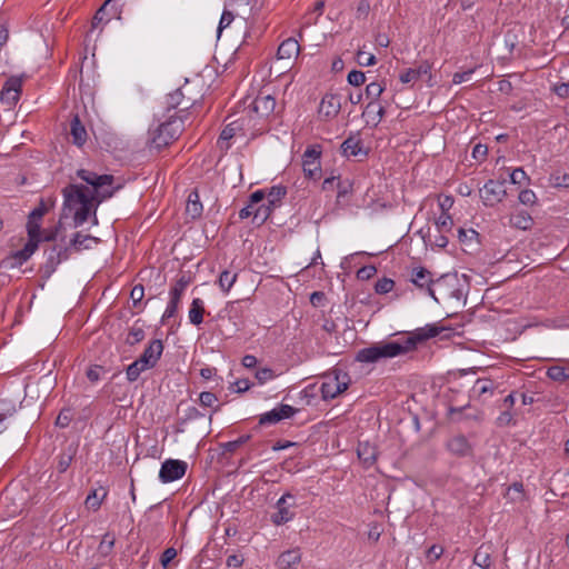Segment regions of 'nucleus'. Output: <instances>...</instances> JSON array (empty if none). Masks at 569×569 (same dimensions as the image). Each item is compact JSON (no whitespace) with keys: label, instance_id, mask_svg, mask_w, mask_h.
I'll use <instances>...</instances> for the list:
<instances>
[{"label":"nucleus","instance_id":"obj_1","mask_svg":"<svg viewBox=\"0 0 569 569\" xmlns=\"http://www.w3.org/2000/svg\"><path fill=\"white\" fill-rule=\"evenodd\" d=\"M76 176L86 183L71 182L62 189V216L72 214L74 227L82 226L90 214H96L98 206L110 198L114 178L112 174H98L88 169H79Z\"/></svg>","mask_w":569,"mask_h":569},{"label":"nucleus","instance_id":"obj_2","mask_svg":"<svg viewBox=\"0 0 569 569\" xmlns=\"http://www.w3.org/2000/svg\"><path fill=\"white\" fill-rule=\"evenodd\" d=\"M443 330L437 323L418 328L408 337L391 341L376 342L357 352L356 360L363 363H376L413 351L420 342L437 337Z\"/></svg>","mask_w":569,"mask_h":569},{"label":"nucleus","instance_id":"obj_3","mask_svg":"<svg viewBox=\"0 0 569 569\" xmlns=\"http://www.w3.org/2000/svg\"><path fill=\"white\" fill-rule=\"evenodd\" d=\"M184 128L182 116H170L167 121L160 123L154 130L150 131L149 143L151 148L161 150L179 138Z\"/></svg>","mask_w":569,"mask_h":569},{"label":"nucleus","instance_id":"obj_4","mask_svg":"<svg viewBox=\"0 0 569 569\" xmlns=\"http://www.w3.org/2000/svg\"><path fill=\"white\" fill-rule=\"evenodd\" d=\"M409 281L423 295L431 297L436 302L439 299L436 296L437 288L442 286L441 278H433V274L423 267H415L410 271Z\"/></svg>","mask_w":569,"mask_h":569},{"label":"nucleus","instance_id":"obj_5","mask_svg":"<svg viewBox=\"0 0 569 569\" xmlns=\"http://www.w3.org/2000/svg\"><path fill=\"white\" fill-rule=\"evenodd\" d=\"M350 377L347 372L336 369L325 377L320 391L325 400L333 399L348 389Z\"/></svg>","mask_w":569,"mask_h":569},{"label":"nucleus","instance_id":"obj_6","mask_svg":"<svg viewBox=\"0 0 569 569\" xmlns=\"http://www.w3.org/2000/svg\"><path fill=\"white\" fill-rule=\"evenodd\" d=\"M56 200L51 197L41 199L39 204L29 213L27 231L28 237L38 239L41 238V220L54 207Z\"/></svg>","mask_w":569,"mask_h":569},{"label":"nucleus","instance_id":"obj_7","mask_svg":"<svg viewBox=\"0 0 569 569\" xmlns=\"http://www.w3.org/2000/svg\"><path fill=\"white\" fill-rule=\"evenodd\" d=\"M190 283V279L186 276H181L172 284L169 291V302L162 316V321L176 316L182 295Z\"/></svg>","mask_w":569,"mask_h":569},{"label":"nucleus","instance_id":"obj_8","mask_svg":"<svg viewBox=\"0 0 569 569\" xmlns=\"http://www.w3.org/2000/svg\"><path fill=\"white\" fill-rule=\"evenodd\" d=\"M320 146H309L302 156L303 173L307 178L317 180L321 174Z\"/></svg>","mask_w":569,"mask_h":569},{"label":"nucleus","instance_id":"obj_9","mask_svg":"<svg viewBox=\"0 0 569 569\" xmlns=\"http://www.w3.org/2000/svg\"><path fill=\"white\" fill-rule=\"evenodd\" d=\"M295 506V497L291 493L282 495L276 503L277 512L271 516L272 523L280 526L292 520L295 518V511L292 510Z\"/></svg>","mask_w":569,"mask_h":569},{"label":"nucleus","instance_id":"obj_10","mask_svg":"<svg viewBox=\"0 0 569 569\" xmlns=\"http://www.w3.org/2000/svg\"><path fill=\"white\" fill-rule=\"evenodd\" d=\"M506 194L505 181L489 180L480 189V198L486 207H493L501 202Z\"/></svg>","mask_w":569,"mask_h":569},{"label":"nucleus","instance_id":"obj_11","mask_svg":"<svg viewBox=\"0 0 569 569\" xmlns=\"http://www.w3.org/2000/svg\"><path fill=\"white\" fill-rule=\"evenodd\" d=\"M44 256L46 262L43 268L50 276L62 261L68 259V248L62 243H53L44 250Z\"/></svg>","mask_w":569,"mask_h":569},{"label":"nucleus","instance_id":"obj_12","mask_svg":"<svg viewBox=\"0 0 569 569\" xmlns=\"http://www.w3.org/2000/svg\"><path fill=\"white\" fill-rule=\"evenodd\" d=\"M187 462L181 460L168 459L160 468L159 479L162 483L176 481L184 476Z\"/></svg>","mask_w":569,"mask_h":569},{"label":"nucleus","instance_id":"obj_13","mask_svg":"<svg viewBox=\"0 0 569 569\" xmlns=\"http://www.w3.org/2000/svg\"><path fill=\"white\" fill-rule=\"evenodd\" d=\"M341 110V97L337 93H326L318 108L319 118L322 120L335 119Z\"/></svg>","mask_w":569,"mask_h":569},{"label":"nucleus","instance_id":"obj_14","mask_svg":"<svg viewBox=\"0 0 569 569\" xmlns=\"http://www.w3.org/2000/svg\"><path fill=\"white\" fill-rule=\"evenodd\" d=\"M40 243V238L33 239L29 237L28 242L21 250H18L10 254L6 260L4 264L9 268H18L21 267L38 249Z\"/></svg>","mask_w":569,"mask_h":569},{"label":"nucleus","instance_id":"obj_15","mask_svg":"<svg viewBox=\"0 0 569 569\" xmlns=\"http://www.w3.org/2000/svg\"><path fill=\"white\" fill-rule=\"evenodd\" d=\"M22 79L20 77H10L0 91V101L9 107L14 106L20 97Z\"/></svg>","mask_w":569,"mask_h":569},{"label":"nucleus","instance_id":"obj_16","mask_svg":"<svg viewBox=\"0 0 569 569\" xmlns=\"http://www.w3.org/2000/svg\"><path fill=\"white\" fill-rule=\"evenodd\" d=\"M194 103L196 100L191 98L186 99V92L183 88H179L173 92L167 94L166 97V104L168 110L181 107L179 111L174 114L176 117H184L183 114L187 112L189 108L193 107Z\"/></svg>","mask_w":569,"mask_h":569},{"label":"nucleus","instance_id":"obj_17","mask_svg":"<svg viewBox=\"0 0 569 569\" xmlns=\"http://www.w3.org/2000/svg\"><path fill=\"white\" fill-rule=\"evenodd\" d=\"M163 351V343L161 340H153L143 350L142 355L138 358L146 368H153L160 359Z\"/></svg>","mask_w":569,"mask_h":569},{"label":"nucleus","instance_id":"obj_18","mask_svg":"<svg viewBox=\"0 0 569 569\" xmlns=\"http://www.w3.org/2000/svg\"><path fill=\"white\" fill-rule=\"evenodd\" d=\"M431 64L428 61H422L416 68H408L400 73L399 80L402 83H415L423 76H430Z\"/></svg>","mask_w":569,"mask_h":569},{"label":"nucleus","instance_id":"obj_19","mask_svg":"<svg viewBox=\"0 0 569 569\" xmlns=\"http://www.w3.org/2000/svg\"><path fill=\"white\" fill-rule=\"evenodd\" d=\"M447 448L452 455L458 457H468L472 455V446L462 435L452 437L447 442Z\"/></svg>","mask_w":569,"mask_h":569},{"label":"nucleus","instance_id":"obj_20","mask_svg":"<svg viewBox=\"0 0 569 569\" xmlns=\"http://www.w3.org/2000/svg\"><path fill=\"white\" fill-rule=\"evenodd\" d=\"M509 226L519 230H530L533 226V218L526 210H516L509 217Z\"/></svg>","mask_w":569,"mask_h":569},{"label":"nucleus","instance_id":"obj_21","mask_svg":"<svg viewBox=\"0 0 569 569\" xmlns=\"http://www.w3.org/2000/svg\"><path fill=\"white\" fill-rule=\"evenodd\" d=\"M300 52V44L298 40L293 38H288L283 40L277 51V58L279 60H290L292 58L298 57Z\"/></svg>","mask_w":569,"mask_h":569},{"label":"nucleus","instance_id":"obj_22","mask_svg":"<svg viewBox=\"0 0 569 569\" xmlns=\"http://www.w3.org/2000/svg\"><path fill=\"white\" fill-rule=\"evenodd\" d=\"M357 455L365 468H370L377 460V449L369 442H359Z\"/></svg>","mask_w":569,"mask_h":569},{"label":"nucleus","instance_id":"obj_23","mask_svg":"<svg viewBox=\"0 0 569 569\" xmlns=\"http://www.w3.org/2000/svg\"><path fill=\"white\" fill-rule=\"evenodd\" d=\"M70 134L73 144L78 147H82L88 139L87 130L84 126L81 123L78 114L74 116L70 122Z\"/></svg>","mask_w":569,"mask_h":569},{"label":"nucleus","instance_id":"obj_24","mask_svg":"<svg viewBox=\"0 0 569 569\" xmlns=\"http://www.w3.org/2000/svg\"><path fill=\"white\" fill-rule=\"evenodd\" d=\"M301 561V552L298 548L282 552L278 560L277 566L279 569H291L295 565Z\"/></svg>","mask_w":569,"mask_h":569},{"label":"nucleus","instance_id":"obj_25","mask_svg":"<svg viewBox=\"0 0 569 569\" xmlns=\"http://www.w3.org/2000/svg\"><path fill=\"white\" fill-rule=\"evenodd\" d=\"M204 301L200 298H194L191 301L188 318L191 325L199 326L203 322Z\"/></svg>","mask_w":569,"mask_h":569},{"label":"nucleus","instance_id":"obj_26","mask_svg":"<svg viewBox=\"0 0 569 569\" xmlns=\"http://www.w3.org/2000/svg\"><path fill=\"white\" fill-rule=\"evenodd\" d=\"M276 107V100L271 96L257 97L253 101V109L262 116H267L273 111Z\"/></svg>","mask_w":569,"mask_h":569},{"label":"nucleus","instance_id":"obj_27","mask_svg":"<svg viewBox=\"0 0 569 569\" xmlns=\"http://www.w3.org/2000/svg\"><path fill=\"white\" fill-rule=\"evenodd\" d=\"M264 197H266V192L263 190L254 191L250 196L248 204L240 210V212H239L240 219H247L250 216L253 217V210H251V207H254L258 203H260L261 201H263Z\"/></svg>","mask_w":569,"mask_h":569},{"label":"nucleus","instance_id":"obj_28","mask_svg":"<svg viewBox=\"0 0 569 569\" xmlns=\"http://www.w3.org/2000/svg\"><path fill=\"white\" fill-rule=\"evenodd\" d=\"M273 209V206L269 204L264 200L261 201L257 209L253 210L252 222L257 226H261L270 217Z\"/></svg>","mask_w":569,"mask_h":569},{"label":"nucleus","instance_id":"obj_29","mask_svg":"<svg viewBox=\"0 0 569 569\" xmlns=\"http://www.w3.org/2000/svg\"><path fill=\"white\" fill-rule=\"evenodd\" d=\"M495 383L489 379H478L473 387L471 388V393L473 397L481 398L483 395L489 393L490 396L493 393Z\"/></svg>","mask_w":569,"mask_h":569},{"label":"nucleus","instance_id":"obj_30","mask_svg":"<svg viewBox=\"0 0 569 569\" xmlns=\"http://www.w3.org/2000/svg\"><path fill=\"white\" fill-rule=\"evenodd\" d=\"M186 210L193 219L202 213V204L197 191H192L188 196Z\"/></svg>","mask_w":569,"mask_h":569},{"label":"nucleus","instance_id":"obj_31","mask_svg":"<svg viewBox=\"0 0 569 569\" xmlns=\"http://www.w3.org/2000/svg\"><path fill=\"white\" fill-rule=\"evenodd\" d=\"M287 194V189L283 186H273L269 189L268 193L264 197V201L274 208L280 204L282 198Z\"/></svg>","mask_w":569,"mask_h":569},{"label":"nucleus","instance_id":"obj_32","mask_svg":"<svg viewBox=\"0 0 569 569\" xmlns=\"http://www.w3.org/2000/svg\"><path fill=\"white\" fill-rule=\"evenodd\" d=\"M91 242L98 243V239L89 234H82L80 232L74 233L70 241L71 246L76 250L89 249Z\"/></svg>","mask_w":569,"mask_h":569},{"label":"nucleus","instance_id":"obj_33","mask_svg":"<svg viewBox=\"0 0 569 569\" xmlns=\"http://www.w3.org/2000/svg\"><path fill=\"white\" fill-rule=\"evenodd\" d=\"M341 149L346 157H356L361 152V142L350 137L342 142Z\"/></svg>","mask_w":569,"mask_h":569},{"label":"nucleus","instance_id":"obj_34","mask_svg":"<svg viewBox=\"0 0 569 569\" xmlns=\"http://www.w3.org/2000/svg\"><path fill=\"white\" fill-rule=\"evenodd\" d=\"M74 453H76V450L72 449L71 447H69L68 450L62 451L58 456L57 469L60 473H63L68 470V468L70 467V465L73 460Z\"/></svg>","mask_w":569,"mask_h":569},{"label":"nucleus","instance_id":"obj_35","mask_svg":"<svg viewBox=\"0 0 569 569\" xmlns=\"http://www.w3.org/2000/svg\"><path fill=\"white\" fill-rule=\"evenodd\" d=\"M114 542H116L114 535H112L110 532L104 533L99 543V547H98L99 553L102 557H108L113 550Z\"/></svg>","mask_w":569,"mask_h":569},{"label":"nucleus","instance_id":"obj_36","mask_svg":"<svg viewBox=\"0 0 569 569\" xmlns=\"http://www.w3.org/2000/svg\"><path fill=\"white\" fill-rule=\"evenodd\" d=\"M547 376L553 381H566L569 379V367L552 366L547 370Z\"/></svg>","mask_w":569,"mask_h":569},{"label":"nucleus","instance_id":"obj_37","mask_svg":"<svg viewBox=\"0 0 569 569\" xmlns=\"http://www.w3.org/2000/svg\"><path fill=\"white\" fill-rule=\"evenodd\" d=\"M100 490L102 491V495L101 497H99L98 495V490H92L86 498V506L89 508V509H92V510H98L103 501V499L107 497V490L104 488H100Z\"/></svg>","mask_w":569,"mask_h":569},{"label":"nucleus","instance_id":"obj_38","mask_svg":"<svg viewBox=\"0 0 569 569\" xmlns=\"http://www.w3.org/2000/svg\"><path fill=\"white\" fill-rule=\"evenodd\" d=\"M236 280L237 273H232L229 270H223L219 276L218 283L223 292H229Z\"/></svg>","mask_w":569,"mask_h":569},{"label":"nucleus","instance_id":"obj_39","mask_svg":"<svg viewBox=\"0 0 569 569\" xmlns=\"http://www.w3.org/2000/svg\"><path fill=\"white\" fill-rule=\"evenodd\" d=\"M146 370H148V368H146L144 365H142L139 361V359H137L136 361H133L131 365L128 366L127 371H126L127 379L130 382H133L139 378L141 372H143Z\"/></svg>","mask_w":569,"mask_h":569},{"label":"nucleus","instance_id":"obj_40","mask_svg":"<svg viewBox=\"0 0 569 569\" xmlns=\"http://www.w3.org/2000/svg\"><path fill=\"white\" fill-rule=\"evenodd\" d=\"M383 90H385V87L381 83L375 81V82H370L369 84H367L365 94H366V98L369 99L370 101L377 102L379 97L382 94Z\"/></svg>","mask_w":569,"mask_h":569},{"label":"nucleus","instance_id":"obj_41","mask_svg":"<svg viewBox=\"0 0 569 569\" xmlns=\"http://www.w3.org/2000/svg\"><path fill=\"white\" fill-rule=\"evenodd\" d=\"M473 563L482 569H488L491 566L490 553L480 547L473 557Z\"/></svg>","mask_w":569,"mask_h":569},{"label":"nucleus","instance_id":"obj_42","mask_svg":"<svg viewBox=\"0 0 569 569\" xmlns=\"http://www.w3.org/2000/svg\"><path fill=\"white\" fill-rule=\"evenodd\" d=\"M453 226L452 218L449 213H441L436 219V228L438 233L451 231Z\"/></svg>","mask_w":569,"mask_h":569},{"label":"nucleus","instance_id":"obj_43","mask_svg":"<svg viewBox=\"0 0 569 569\" xmlns=\"http://www.w3.org/2000/svg\"><path fill=\"white\" fill-rule=\"evenodd\" d=\"M236 14H237L236 11H233L232 9H230L226 6V9L223 10L220 21H219L218 34H220L224 28H227L231 24V22L234 20Z\"/></svg>","mask_w":569,"mask_h":569},{"label":"nucleus","instance_id":"obj_44","mask_svg":"<svg viewBox=\"0 0 569 569\" xmlns=\"http://www.w3.org/2000/svg\"><path fill=\"white\" fill-rule=\"evenodd\" d=\"M143 339H144V330L142 329V327L133 326L130 329L126 341H127V343L133 346L136 343H139Z\"/></svg>","mask_w":569,"mask_h":569},{"label":"nucleus","instance_id":"obj_45","mask_svg":"<svg viewBox=\"0 0 569 569\" xmlns=\"http://www.w3.org/2000/svg\"><path fill=\"white\" fill-rule=\"evenodd\" d=\"M506 496L512 501H520L523 497V486L520 482H515L509 486Z\"/></svg>","mask_w":569,"mask_h":569},{"label":"nucleus","instance_id":"obj_46","mask_svg":"<svg viewBox=\"0 0 569 569\" xmlns=\"http://www.w3.org/2000/svg\"><path fill=\"white\" fill-rule=\"evenodd\" d=\"M395 287V281L389 278L379 279L375 286V290L379 295H386L390 292Z\"/></svg>","mask_w":569,"mask_h":569},{"label":"nucleus","instance_id":"obj_47","mask_svg":"<svg viewBox=\"0 0 569 569\" xmlns=\"http://www.w3.org/2000/svg\"><path fill=\"white\" fill-rule=\"evenodd\" d=\"M279 421H281V416H279L277 408L261 415L259 419L260 425H273Z\"/></svg>","mask_w":569,"mask_h":569},{"label":"nucleus","instance_id":"obj_48","mask_svg":"<svg viewBox=\"0 0 569 569\" xmlns=\"http://www.w3.org/2000/svg\"><path fill=\"white\" fill-rule=\"evenodd\" d=\"M352 187H353V183L351 180H349V179L340 180L339 179V181L337 182V190H338L337 198L341 199V198H345L348 194H350L352 192Z\"/></svg>","mask_w":569,"mask_h":569},{"label":"nucleus","instance_id":"obj_49","mask_svg":"<svg viewBox=\"0 0 569 569\" xmlns=\"http://www.w3.org/2000/svg\"><path fill=\"white\" fill-rule=\"evenodd\" d=\"M518 199L525 206H533L537 202V196L531 189L520 191Z\"/></svg>","mask_w":569,"mask_h":569},{"label":"nucleus","instance_id":"obj_50","mask_svg":"<svg viewBox=\"0 0 569 569\" xmlns=\"http://www.w3.org/2000/svg\"><path fill=\"white\" fill-rule=\"evenodd\" d=\"M347 80L349 84L359 87L365 83L366 74L362 71L352 70L348 73Z\"/></svg>","mask_w":569,"mask_h":569},{"label":"nucleus","instance_id":"obj_51","mask_svg":"<svg viewBox=\"0 0 569 569\" xmlns=\"http://www.w3.org/2000/svg\"><path fill=\"white\" fill-rule=\"evenodd\" d=\"M276 377L274 372L270 368H260L256 371V378L260 385H263Z\"/></svg>","mask_w":569,"mask_h":569},{"label":"nucleus","instance_id":"obj_52","mask_svg":"<svg viewBox=\"0 0 569 569\" xmlns=\"http://www.w3.org/2000/svg\"><path fill=\"white\" fill-rule=\"evenodd\" d=\"M244 558L240 553H232L227 557L226 566L230 569H240L243 566Z\"/></svg>","mask_w":569,"mask_h":569},{"label":"nucleus","instance_id":"obj_53","mask_svg":"<svg viewBox=\"0 0 569 569\" xmlns=\"http://www.w3.org/2000/svg\"><path fill=\"white\" fill-rule=\"evenodd\" d=\"M357 61L360 66L369 67L376 63V57L363 50H359L357 53Z\"/></svg>","mask_w":569,"mask_h":569},{"label":"nucleus","instance_id":"obj_54","mask_svg":"<svg viewBox=\"0 0 569 569\" xmlns=\"http://www.w3.org/2000/svg\"><path fill=\"white\" fill-rule=\"evenodd\" d=\"M250 439V436L249 435H246V436H241L239 437L238 439L236 440H232V441H228L227 443H224V450L226 451H229V452H233L236 451L240 446L244 445L248 440Z\"/></svg>","mask_w":569,"mask_h":569},{"label":"nucleus","instance_id":"obj_55","mask_svg":"<svg viewBox=\"0 0 569 569\" xmlns=\"http://www.w3.org/2000/svg\"><path fill=\"white\" fill-rule=\"evenodd\" d=\"M199 401L203 407H212L218 401V398L213 392L203 391L199 396Z\"/></svg>","mask_w":569,"mask_h":569},{"label":"nucleus","instance_id":"obj_56","mask_svg":"<svg viewBox=\"0 0 569 569\" xmlns=\"http://www.w3.org/2000/svg\"><path fill=\"white\" fill-rule=\"evenodd\" d=\"M453 202H455V200H453L452 196H449V194L440 196L438 199V204L441 210V213H448L449 210L452 208Z\"/></svg>","mask_w":569,"mask_h":569},{"label":"nucleus","instance_id":"obj_57","mask_svg":"<svg viewBox=\"0 0 569 569\" xmlns=\"http://www.w3.org/2000/svg\"><path fill=\"white\" fill-rule=\"evenodd\" d=\"M528 176L526 173V171L522 169V168H516L511 173H510V180H511V183L513 184H520L522 183L525 180H528Z\"/></svg>","mask_w":569,"mask_h":569},{"label":"nucleus","instance_id":"obj_58","mask_svg":"<svg viewBox=\"0 0 569 569\" xmlns=\"http://www.w3.org/2000/svg\"><path fill=\"white\" fill-rule=\"evenodd\" d=\"M445 233L446 232L438 233V234L433 236V238H432L431 234H429L428 236V241L432 246H436L438 248H445L448 244V238H447V236Z\"/></svg>","mask_w":569,"mask_h":569},{"label":"nucleus","instance_id":"obj_59","mask_svg":"<svg viewBox=\"0 0 569 569\" xmlns=\"http://www.w3.org/2000/svg\"><path fill=\"white\" fill-rule=\"evenodd\" d=\"M177 557V550L174 548H167L161 557H160V562L162 565L163 568H167L168 565Z\"/></svg>","mask_w":569,"mask_h":569},{"label":"nucleus","instance_id":"obj_60","mask_svg":"<svg viewBox=\"0 0 569 569\" xmlns=\"http://www.w3.org/2000/svg\"><path fill=\"white\" fill-rule=\"evenodd\" d=\"M143 297H144L143 287L141 284L134 286L130 292V298L132 299L133 306L137 307V305L139 302H141V300L143 299Z\"/></svg>","mask_w":569,"mask_h":569},{"label":"nucleus","instance_id":"obj_61","mask_svg":"<svg viewBox=\"0 0 569 569\" xmlns=\"http://www.w3.org/2000/svg\"><path fill=\"white\" fill-rule=\"evenodd\" d=\"M236 130L237 128L233 126V123L226 126L220 133L219 142L229 141L232 139L236 134Z\"/></svg>","mask_w":569,"mask_h":569},{"label":"nucleus","instance_id":"obj_62","mask_svg":"<svg viewBox=\"0 0 569 569\" xmlns=\"http://www.w3.org/2000/svg\"><path fill=\"white\" fill-rule=\"evenodd\" d=\"M276 408L279 412V416H281V420L291 418L297 412V409H295L293 407H291L289 405H284V403L279 405Z\"/></svg>","mask_w":569,"mask_h":569},{"label":"nucleus","instance_id":"obj_63","mask_svg":"<svg viewBox=\"0 0 569 569\" xmlns=\"http://www.w3.org/2000/svg\"><path fill=\"white\" fill-rule=\"evenodd\" d=\"M443 553V548L441 546H438V545H432L428 550H427V558L433 562L436 560H438Z\"/></svg>","mask_w":569,"mask_h":569},{"label":"nucleus","instance_id":"obj_64","mask_svg":"<svg viewBox=\"0 0 569 569\" xmlns=\"http://www.w3.org/2000/svg\"><path fill=\"white\" fill-rule=\"evenodd\" d=\"M385 113H386V109L383 106L379 104L378 102H376V111H375V116L371 117V126L373 127H377L382 118L385 117Z\"/></svg>","mask_w":569,"mask_h":569}]
</instances>
